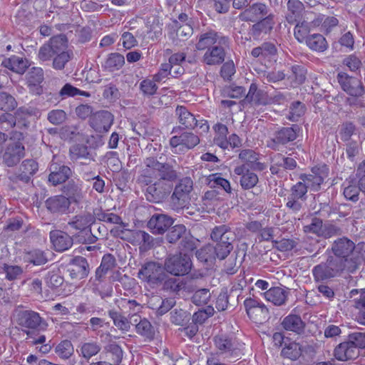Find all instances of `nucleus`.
<instances>
[{
  "instance_id": "obj_11",
  "label": "nucleus",
  "mask_w": 365,
  "mask_h": 365,
  "mask_svg": "<svg viewBox=\"0 0 365 365\" xmlns=\"http://www.w3.org/2000/svg\"><path fill=\"white\" fill-rule=\"evenodd\" d=\"M25 156V148L20 141L9 143L2 155V163L7 167L16 165Z\"/></svg>"
},
{
  "instance_id": "obj_10",
  "label": "nucleus",
  "mask_w": 365,
  "mask_h": 365,
  "mask_svg": "<svg viewBox=\"0 0 365 365\" xmlns=\"http://www.w3.org/2000/svg\"><path fill=\"white\" fill-rule=\"evenodd\" d=\"M331 250L334 255L333 258L343 262L344 268L348 271L349 261L354 251V243L347 237L339 238L332 244Z\"/></svg>"
},
{
  "instance_id": "obj_38",
  "label": "nucleus",
  "mask_w": 365,
  "mask_h": 365,
  "mask_svg": "<svg viewBox=\"0 0 365 365\" xmlns=\"http://www.w3.org/2000/svg\"><path fill=\"white\" fill-rule=\"evenodd\" d=\"M118 309L121 311L128 318H132L135 314H138L140 309V304L135 300H131L126 298L117 299L115 301Z\"/></svg>"
},
{
  "instance_id": "obj_21",
  "label": "nucleus",
  "mask_w": 365,
  "mask_h": 365,
  "mask_svg": "<svg viewBox=\"0 0 365 365\" xmlns=\"http://www.w3.org/2000/svg\"><path fill=\"white\" fill-rule=\"evenodd\" d=\"M26 334L25 339L26 343L29 346H37L36 349L41 354H48L51 350V346L46 343V337L43 334H40L36 330H23Z\"/></svg>"
},
{
  "instance_id": "obj_30",
  "label": "nucleus",
  "mask_w": 365,
  "mask_h": 365,
  "mask_svg": "<svg viewBox=\"0 0 365 365\" xmlns=\"http://www.w3.org/2000/svg\"><path fill=\"white\" fill-rule=\"evenodd\" d=\"M244 306L249 317L254 320L257 319L256 317L257 315H260L264 318L268 315L269 310L266 306L255 299L247 298L244 301Z\"/></svg>"
},
{
  "instance_id": "obj_26",
  "label": "nucleus",
  "mask_w": 365,
  "mask_h": 365,
  "mask_svg": "<svg viewBox=\"0 0 365 365\" xmlns=\"http://www.w3.org/2000/svg\"><path fill=\"white\" fill-rule=\"evenodd\" d=\"M281 325L287 331H291L295 334L301 335L304 333L306 324L297 314H289L282 321Z\"/></svg>"
},
{
  "instance_id": "obj_37",
  "label": "nucleus",
  "mask_w": 365,
  "mask_h": 365,
  "mask_svg": "<svg viewBox=\"0 0 365 365\" xmlns=\"http://www.w3.org/2000/svg\"><path fill=\"white\" fill-rule=\"evenodd\" d=\"M1 66L19 74L24 73L29 67L28 61L17 56L4 59Z\"/></svg>"
},
{
  "instance_id": "obj_51",
  "label": "nucleus",
  "mask_w": 365,
  "mask_h": 365,
  "mask_svg": "<svg viewBox=\"0 0 365 365\" xmlns=\"http://www.w3.org/2000/svg\"><path fill=\"white\" fill-rule=\"evenodd\" d=\"M125 63V58L118 53H112L108 55L105 61V68L109 71L119 70Z\"/></svg>"
},
{
  "instance_id": "obj_28",
  "label": "nucleus",
  "mask_w": 365,
  "mask_h": 365,
  "mask_svg": "<svg viewBox=\"0 0 365 365\" xmlns=\"http://www.w3.org/2000/svg\"><path fill=\"white\" fill-rule=\"evenodd\" d=\"M359 354V351L347 340L340 343L334 351L335 358L341 361L354 359Z\"/></svg>"
},
{
  "instance_id": "obj_55",
  "label": "nucleus",
  "mask_w": 365,
  "mask_h": 365,
  "mask_svg": "<svg viewBox=\"0 0 365 365\" xmlns=\"http://www.w3.org/2000/svg\"><path fill=\"white\" fill-rule=\"evenodd\" d=\"M44 282L49 288L56 289L63 284L64 279L57 269L48 271L44 276Z\"/></svg>"
},
{
  "instance_id": "obj_43",
  "label": "nucleus",
  "mask_w": 365,
  "mask_h": 365,
  "mask_svg": "<svg viewBox=\"0 0 365 365\" xmlns=\"http://www.w3.org/2000/svg\"><path fill=\"white\" fill-rule=\"evenodd\" d=\"M218 250L215 246L207 245L197 250L195 252L196 257L202 262L212 263L216 258L219 259Z\"/></svg>"
},
{
  "instance_id": "obj_15",
  "label": "nucleus",
  "mask_w": 365,
  "mask_h": 365,
  "mask_svg": "<svg viewBox=\"0 0 365 365\" xmlns=\"http://www.w3.org/2000/svg\"><path fill=\"white\" fill-rule=\"evenodd\" d=\"M37 170L38 164L34 160L27 159L21 163L18 172L11 175L9 178L15 183L19 182L27 183Z\"/></svg>"
},
{
  "instance_id": "obj_22",
  "label": "nucleus",
  "mask_w": 365,
  "mask_h": 365,
  "mask_svg": "<svg viewBox=\"0 0 365 365\" xmlns=\"http://www.w3.org/2000/svg\"><path fill=\"white\" fill-rule=\"evenodd\" d=\"M268 13V7L264 4L255 3L246 8L239 14V18L245 21H255L265 16Z\"/></svg>"
},
{
  "instance_id": "obj_39",
  "label": "nucleus",
  "mask_w": 365,
  "mask_h": 365,
  "mask_svg": "<svg viewBox=\"0 0 365 365\" xmlns=\"http://www.w3.org/2000/svg\"><path fill=\"white\" fill-rule=\"evenodd\" d=\"M108 316L113 320V324L121 331L127 332L130 330L131 322L121 311L115 308L108 310Z\"/></svg>"
},
{
  "instance_id": "obj_58",
  "label": "nucleus",
  "mask_w": 365,
  "mask_h": 365,
  "mask_svg": "<svg viewBox=\"0 0 365 365\" xmlns=\"http://www.w3.org/2000/svg\"><path fill=\"white\" fill-rule=\"evenodd\" d=\"M78 170L80 176L85 181L88 182L97 178L96 168L91 165L90 163L80 162Z\"/></svg>"
},
{
  "instance_id": "obj_63",
  "label": "nucleus",
  "mask_w": 365,
  "mask_h": 365,
  "mask_svg": "<svg viewBox=\"0 0 365 365\" xmlns=\"http://www.w3.org/2000/svg\"><path fill=\"white\" fill-rule=\"evenodd\" d=\"M53 60V68L56 70H62L66 64L72 58L73 53L70 51H62L56 54Z\"/></svg>"
},
{
  "instance_id": "obj_2",
  "label": "nucleus",
  "mask_w": 365,
  "mask_h": 365,
  "mask_svg": "<svg viewBox=\"0 0 365 365\" xmlns=\"http://www.w3.org/2000/svg\"><path fill=\"white\" fill-rule=\"evenodd\" d=\"M210 237L217 243L215 247L219 252V259H224L233 249L232 242L235 238L234 232L230 226L221 225L212 229Z\"/></svg>"
},
{
  "instance_id": "obj_44",
  "label": "nucleus",
  "mask_w": 365,
  "mask_h": 365,
  "mask_svg": "<svg viewBox=\"0 0 365 365\" xmlns=\"http://www.w3.org/2000/svg\"><path fill=\"white\" fill-rule=\"evenodd\" d=\"M304 10V4L299 0H289L287 2V13L286 19L293 24L299 19Z\"/></svg>"
},
{
  "instance_id": "obj_47",
  "label": "nucleus",
  "mask_w": 365,
  "mask_h": 365,
  "mask_svg": "<svg viewBox=\"0 0 365 365\" xmlns=\"http://www.w3.org/2000/svg\"><path fill=\"white\" fill-rule=\"evenodd\" d=\"M287 80L292 86L295 87L302 84L306 79V70L304 66L294 65L291 67L290 73L287 74Z\"/></svg>"
},
{
  "instance_id": "obj_31",
  "label": "nucleus",
  "mask_w": 365,
  "mask_h": 365,
  "mask_svg": "<svg viewBox=\"0 0 365 365\" xmlns=\"http://www.w3.org/2000/svg\"><path fill=\"white\" fill-rule=\"evenodd\" d=\"M83 182L78 179L77 180H71L63 187V193L68 200L74 202H79L83 198L85 194L83 191Z\"/></svg>"
},
{
  "instance_id": "obj_48",
  "label": "nucleus",
  "mask_w": 365,
  "mask_h": 365,
  "mask_svg": "<svg viewBox=\"0 0 365 365\" xmlns=\"http://www.w3.org/2000/svg\"><path fill=\"white\" fill-rule=\"evenodd\" d=\"M163 290L178 293L180 290L185 289V282L179 278L170 277L165 273V279L163 280Z\"/></svg>"
},
{
  "instance_id": "obj_14",
  "label": "nucleus",
  "mask_w": 365,
  "mask_h": 365,
  "mask_svg": "<svg viewBox=\"0 0 365 365\" xmlns=\"http://www.w3.org/2000/svg\"><path fill=\"white\" fill-rule=\"evenodd\" d=\"M234 174L240 177L239 183L242 190L254 188L259 182L258 175L246 167V165H240L234 168Z\"/></svg>"
},
{
  "instance_id": "obj_62",
  "label": "nucleus",
  "mask_w": 365,
  "mask_h": 365,
  "mask_svg": "<svg viewBox=\"0 0 365 365\" xmlns=\"http://www.w3.org/2000/svg\"><path fill=\"white\" fill-rule=\"evenodd\" d=\"M48 43L52 48L53 53L57 54L65 51L64 49L67 46V39L66 36L60 34L51 38Z\"/></svg>"
},
{
  "instance_id": "obj_33",
  "label": "nucleus",
  "mask_w": 365,
  "mask_h": 365,
  "mask_svg": "<svg viewBox=\"0 0 365 365\" xmlns=\"http://www.w3.org/2000/svg\"><path fill=\"white\" fill-rule=\"evenodd\" d=\"M288 294L287 289L279 287L269 288L264 293L266 300L272 302L275 306L284 304L287 300Z\"/></svg>"
},
{
  "instance_id": "obj_59",
  "label": "nucleus",
  "mask_w": 365,
  "mask_h": 365,
  "mask_svg": "<svg viewBox=\"0 0 365 365\" xmlns=\"http://www.w3.org/2000/svg\"><path fill=\"white\" fill-rule=\"evenodd\" d=\"M355 307L359 309L356 316V322L365 326V288L361 290L359 298L354 299Z\"/></svg>"
},
{
  "instance_id": "obj_12",
  "label": "nucleus",
  "mask_w": 365,
  "mask_h": 365,
  "mask_svg": "<svg viewBox=\"0 0 365 365\" xmlns=\"http://www.w3.org/2000/svg\"><path fill=\"white\" fill-rule=\"evenodd\" d=\"M200 143L199 137L190 132H185L180 135H175L170 138V145L174 153L184 152L192 149Z\"/></svg>"
},
{
  "instance_id": "obj_49",
  "label": "nucleus",
  "mask_w": 365,
  "mask_h": 365,
  "mask_svg": "<svg viewBox=\"0 0 365 365\" xmlns=\"http://www.w3.org/2000/svg\"><path fill=\"white\" fill-rule=\"evenodd\" d=\"M302 346L295 341H291L285 344L284 347L282 349L281 355L291 360H297L302 354Z\"/></svg>"
},
{
  "instance_id": "obj_1",
  "label": "nucleus",
  "mask_w": 365,
  "mask_h": 365,
  "mask_svg": "<svg viewBox=\"0 0 365 365\" xmlns=\"http://www.w3.org/2000/svg\"><path fill=\"white\" fill-rule=\"evenodd\" d=\"M195 48L205 51L201 59L204 64L219 66L225 61L230 49V38L214 30H209L197 36Z\"/></svg>"
},
{
  "instance_id": "obj_29",
  "label": "nucleus",
  "mask_w": 365,
  "mask_h": 365,
  "mask_svg": "<svg viewBox=\"0 0 365 365\" xmlns=\"http://www.w3.org/2000/svg\"><path fill=\"white\" fill-rule=\"evenodd\" d=\"M51 173L48 175V181L53 185L65 182L72 175V171L68 166L52 164L50 167Z\"/></svg>"
},
{
  "instance_id": "obj_3",
  "label": "nucleus",
  "mask_w": 365,
  "mask_h": 365,
  "mask_svg": "<svg viewBox=\"0 0 365 365\" xmlns=\"http://www.w3.org/2000/svg\"><path fill=\"white\" fill-rule=\"evenodd\" d=\"M138 277L152 288H157L165 279V269L156 262L144 263L138 273Z\"/></svg>"
},
{
  "instance_id": "obj_18",
  "label": "nucleus",
  "mask_w": 365,
  "mask_h": 365,
  "mask_svg": "<svg viewBox=\"0 0 365 365\" xmlns=\"http://www.w3.org/2000/svg\"><path fill=\"white\" fill-rule=\"evenodd\" d=\"M95 222L94 216L88 212H83L73 217L68 222V226L80 232L91 233V225Z\"/></svg>"
},
{
  "instance_id": "obj_35",
  "label": "nucleus",
  "mask_w": 365,
  "mask_h": 365,
  "mask_svg": "<svg viewBox=\"0 0 365 365\" xmlns=\"http://www.w3.org/2000/svg\"><path fill=\"white\" fill-rule=\"evenodd\" d=\"M68 155L70 160L74 163L82 160L89 162L95 160L88 147L84 144L77 143L71 145L69 148Z\"/></svg>"
},
{
  "instance_id": "obj_32",
  "label": "nucleus",
  "mask_w": 365,
  "mask_h": 365,
  "mask_svg": "<svg viewBox=\"0 0 365 365\" xmlns=\"http://www.w3.org/2000/svg\"><path fill=\"white\" fill-rule=\"evenodd\" d=\"M101 350V345L96 341H81L77 346V352L80 357L89 362L90 359L96 356Z\"/></svg>"
},
{
  "instance_id": "obj_24",
  "label": "nucleus",
  "mask_w": 365,
  "mask_h": 365,
  "mask_svg": "<svg viewBox=\"0 0 365 365\" xmlns=\"http://www.w3.org/2000/svg\"><path fill=\"white\" fill-rule=\"evenodd\" d=\"M274 16L269 14L262 20L253 24L250 34L254 39H259L264 35L269 34L273 29L274 25Z\"/></svg>"
},
{
  "instance_id": "obj_56",
  "label": "nucleus",
  "mask_w": 365,
  "mask_h": 365,
  "mask_svg": "<svg viewBox=\"0 0 365 365\" xmlns=\"http://www.w3.org/2000/svg\"><path fill=\"white\" fill-rule=\"evenodd\" d=\"M310 33V24L307 21L298 23L294 30L295 38L300 43L306 42Z\"/></svg>"
},
{
  "instance_id": "obj_57",
  "label": "nucleus",
  "mask_w": 365,
  "mask_h": 365,
  "mask_svg": "<svg viewBox=\"0 0 365 365\" xmlns=\"http://www.w3.org/2000/svg\"><path fill=\"white\" fill-rule=\"evenodd\" d=\"M306 108L303 103L294 101L290 104L289 114L287 118L291 121L297 122L304 113Z\"/></svg>"
},
{
  "instance_id": "obj_27",
  "label": "nucleus",
  "mask_w": 365,
  "mask_h": 365,
  "mask_svg": "<svg viewBox=\"0 0 365 365\" xmlns=\"http://www.w3.org/2000/svg\"><path fill=\"white\" fill-rule=\"evenodd\" d=\"M51 241L57 252H63L70 249L73 244V238L62 231L50 232Z\"/></svg>"
},
{
  "instance_id": "obj_52",
  "label": "nucleus",
  "mask_w": 365,
  "mask_h": 365,
  "mask_svg": "<svg viewBox=\"0 0 365 365\" xmlns=\"http://www.w3.org/2000/svg\"><path fill=\"white\" fill-rule=\"evenodd\" d=\"M135 330L138 334L148 339H152L154 337V329L150 322L145 318L140 319L139 322L135 324Z\"/></svg>"
},
{
  "instance_id": "obj_13",
  "label": "nucleus",
  "mask_w": 365,
  "mask_h": 365,
  "mask_svg": "<svg viewBox=\"0 0 365 365\" xmlns=\"http://www.w3.org/2000/svg\"><path fill=\"white\" fill-rule=\"evenodd\" d=\"M297 126L284 127L277 130L274 136L267 141V146L274 150H279L280 145L294 141L297 138Z\"/></svg>"
},
{
  "instance_id": "obj_61",
  "label": "nucleus",
  "mask_w": 365,
  "mask_h": 365,
  "mask_svg": "<svg viewBox=\"0 0 365 365\" xmlns=\"http://www.w3.org/2000/svg\"><path fill=\"white\" fill-rule=\"evenodd\" d=\"M211 297L210 292L208 289H200L194 292L191 300L197 306H203L208 304Z\"/></svg>"
},
{
  "instance_id": "obj_45",
  "label": "nucleus",
  "mask_w": 365,
  "mask_h": 365,
  "mask_svg": "<svg viewBox=\"0 0 365 365\" xmlns=\"http://www.w3.org/2000/svg\"><path fill=\"white\" fill-rule=\"evenodd\" d=\"M24 260L26 263L32 264L35 266L45 264L48 261L47 254L41 250L35 249L26 252L24 256Z\"/></svg>"
},
{
  "instance_id": "obj_53",
  "label": "nucleus",
  "mask_w": 365,
  "mask_h": 365,
  "mask_svg": "<svg viewBox=\"0 0 365 365\" xmlns=\"http://www.w3.org/2000/svg\"><path fill=\"white\" fill-rule=\"evenodd\" d=\"M17 101L10 93L5 91H0V110L9 112L17 107Z\"/></svg>"
},
{
  "instance_id": "obj_34",
  "label": "nucleus",
  "mask_w": 365,
  "mask_h": 365,
  "mask_svg": "<svg viewBox=\"0 0 365 365\" xmlns=\"http://www.w3.org/2000/svg\"><path fill=\"white\" fill-rule=\"evenodd\" d=\"M175 115L183 128L193 129L197 125V120L185 106H178L175 108Z\"/></svg>"
},
{
  "instance_id": "obj_25",
  "label": "nucleus",
  "mask_w": 365,
  "mask_h": 365,
  "mask_svg": "<svg viewBox=\"0 0 365 365\" xmlns=\"http://www.w3.org/2000/svg\"><path fill=\"white\" fill-rule=\"evenodd\" d=\"M214 341L220 354H225L227 356H238V349L232 339L225 335H219L215 337Z\"/></svg>"
},
{
  "instance_id": "obj_19",
  "label": "nucleus",
  "mask_w": 365,
  "mask_h": 365,
  "mask_svg": "<svg viewBox=\"0 0 365 365\" xmlns=\"http://www.w3.org/2000/svg\"><path fill=\"white\" fill-rule=\"evenodd\" d=\"M326 175L319 168H314L309 174H302L299 176L301 181L304 182L307 190L318 191L323 183Z\"/></svg>"
},
{
  "instance_id": "obj_46",
  "label": "nucleus",
  "mask_w": 365,
  "mask_h": 365,
  "mask_svg": "<svg viewBox=\"0 0 365 365\" xmlns=\"http://www.w3.org/2000/svg\"><path fill=\"white\" fill-rule=\"evenodd\" d=\"M305 43L311 50L317 52H324L328 48L326 38L319 34H311Z\"/></svg>"
},
{
  "instance_id": "obj_17",
  "label": "nucleus",
  "mask_w": 365,
  "mask_h": 365,
  "mask_svg": "<svg viewBox=\"0 0 365 365\" xmlns=\"http://www.w3.org/2000/svg\"><path fill=\"white\" fill-rule=\"evenodd\" d=\"M239 159L246 167L254 171H263L267 165L259 161V155L252 149H243L240 151Z\"/></svg>"
},
{
  "instance_id": "obj_4",
  "label": "nucleus",
  "mask_w": 365,
  "mask_h": 365,
  "mask_svg": "<svg viewBox=\"0 0 365 365\" xmlns=\"http://www.w3.org/2000/svg\"><path fill=\"white\" fill-rule=\"evenodd\" d=\"M14 320L21 330H38L45 329L47 323L40 314L31 309H17L14 314Z\"/></svg>"
},
{
  "instance_id": "obj_8",
  "label": "nucleus",
  "mask_w": 365,
  "mask_h": 365,
  "mask_svg": "<svg viewBox=\"0 0 365 365\" xmlns=\"http://www.w3.org/2000/svg\"><path fill=\"white\" fill-rule=\"evenodd\" d=\"M191 267L192 262L190 256L181 252L170 256L165 263V270L175 276L187 274L190 271Z\"/></svg>"
},
{
  "instance_id": "obj_60",
  "label": "nucleus",
  "mask_w": 365,
  "mask_h": 365,
  "mask_svg": "<svg viewBox=\"0 0 365 365\" xmlns=\"http://www.w3.org/2000/svg\"><path fill=\"white\" fill-rule=\"evenodd\" d=\"M307 190L304 182H298L291 187L290 192L287 196V198L306 202L307 198Z\"/></svg>"
},
{
  "instance_id": "obj_9",
  "label": "nucleus",
  "mask_w": 365,
  "mask_h": 365,
  "mask_svg": "<svg viewBox=\"0 0 365 365\" xmlns=\"http://www.w3.org/2000/svg\"><path fill=\"white\" fill-rule=\"evenodd\" d=\"M341 88L353 98H361L365 93L364 86L360 79L345 72H339L336 76Z\"/></svg>"
},
{
  "instance_id": "obj_42",
  "label": "nucleus",
  "mask_w": 365,
  "mask_h": 365,
  "mask_svg": "<svg viewBox=\"0 0 365 365\" xmlns=\"http://www.w3.org/2000/svg\"><path fill=\"white\" fill-rule=\"evenodd\" d=\"M349 263L348 272H354L359 264L365 263V243L361 242L354 245V251Z\"/></svg>"
},
{
  "instance_id": "obj_7",
  "label": "nucleus",
  "mask_w": 365,
  "mask_h": 365,
  "mask_svg": "<svg viewBox=\"0 0 365 365\" xmlns=\"http://www.w3.org/2000/svg\"><path fill=\"white\" fill-rule=\"evenodd\" d=\"M148 185L145 191L146 199L153 202H163L170 194L173 185L171 182L158 179L152 183L150 179L144 180Z\"/></svg>"
},
{
  "instance_id": "obj_40",
  "label": "nucleus",
  "mask_w": 365,
  "mask_h": 365,
  "mask_svg": "<svg viewBox=\"0 0 365 365\" xmlns=\"http://www.w3.org/2000/svg\"><path fill=\"white\" fill-rule=\"evenodd\" d=\"M277 53L276 46L270 42L263 43L261 46L254 48L251 55L255 58H274Z\"/></svg>"
},
{
  "instance_id": "obj_6",
  "label": "nucleus",
  "mask_w": 365,
  "mask_h": 365,
  "mask_svg": "<svg viewBox=\"0 0 365 365\" xmlns=\"http://www.w3.org/2000/svg\"><path fill=\"white\" fill-rule=\"evenodd\" d=\"M193 182L190 178H184L175 185L170 200L174 209L180 210L190 204Z\"/></svg>"
},
{
  "instance_id": "obj_5",
  "label": "nucleus",
  "mask_w": 365,
  "mask_h": 365,
  "mask_svg": "<svg viewBox=\"0 0 365 365\" xmlns=\"http://www.w3.org/2000/svg\"><path fill=\"white\" fill-rule=\"evenodd\" d=\"M344 270L346 269L343 262L329 257L326 262L314 266L312 272L316 282H323L336 277Z\"/></svg>"
},
{
  "instance_id": "obj_36",
  "label": "nucleus",
  "mask_w": 365,
  "mask_h": 365,
  "mask_svg": "<svg viewBox=\"0 0 365 365\" xmlns=\"http://www.w3.org/2000/svg\"><path fill=\"white\" fill-rule=\"evenodd\" d=\"M70 200L65 196L57 195L46 201V208L53 213L66 212L70 206Z\"/></svg>"
},
{
  "instance_id": "obj_64",
  "label": "nucleus",
  "mask_w": 365,
  "mask_h": 365,
  "mask_svg": "<svg viewBox=\"0 0 365 365\" xmlns=\"http://www.w3.org/2000/svg\"><path fill=\"white\" fill-rule=\"evenodd\" d=\"M185 235V226L183 225H176L168 232L166 239L170 243H175L180 238H183Z\"/></svg>"
},
{
  "instance_id": "obj_41",
  "label": "nucleus",
  "mask_w": 365,
  "mask_h": 365,
  "mask_svg": "<svg viewBox=\"0 0 365 365\" xmlns=\"http://www.w3.org/2000/svg\"><path fill=\"white\" fill-rule=\"evenodd\" d=\"M113 235L118 236L124 240H127L132 244L140 245L143 230H131L128 229L118 228L111 230Z\"/></svg>"
},
{
  "instance_id": "obj_54",
  "label": "nucleus",
  "mask_w": 365,
  "mask_h": 365,
  "mask_svg": "<svg viewBox=\"0 0 365 365\" xmlns=\"http://www.w3.org/2000/svg\"><path fill=\"white\" fill-rule=\"evenodd\" d=\"M56 354L63 359H68L74 353V347L69 340L61 341L55 348Z\"/></svg>"
},
{
  "instance_id": "obj_23",
  "label": "nucleus",
  "mask_w": 365,
  "mask_h": 365,
  "mask_svg": "<svg viewBox=\"0 0 365 365\" xmlns=\"http://www.w3.org/2000/svg\"><path fill=\"white\" fill-rule=\"evenodd\" d=\"M145 163L148 167L158 172L160 180L172 182V180L177 178L176 172L168 163H161L153 158H147Z\"/></svg>"
},
{
  "instance_id": "obj_20",
  "label": "nucleus",
  "mask_w": 365,
  "mask_h": 365,
  "mask_svg": "<svg viewBox=\"0 0 365 365\" xmlns=\"http://www.w3.org/2000/svg\"><path fill=\"white\" fill-rule=\"evenodd\" d=\"M173 219L164 214L153 215L148 222V227L155 235L165 232L173 225Z\"/></svg>"
},
{
  "instance_id": "obj_16",
  "label": "nucleus",
  "mask_w": 365,
  "mask_h": 365,
  "mask_svg": "<svg viewBox=\"0 0 365 365\" xmlns=\"http://www.w3.org/2000/svg\"><path fill=\"white\" fill-rule=\"evenodd\" d=\"M113 123V115L108 110H101L90 118L91 126L98 133L108 132Z\"/></svg>"
},
{
  "instance_id": "obj_50",
  "label": "nucleus",
  "mask_w": 365,
  "mask_h": 365,
  "mask_svg": "<svg viewBox=\"0 0 365 365\" xmlns=\"http://www.w3.org/2000/svg\"><path fill=\"white\" fill-rule=\"evenodd\" d=\"M207 181L210 187H221L229 194L232 192L230 182L227 179L222 178L219 173L210 175L207 178Z\"/></svg>"
}]
</instances>
